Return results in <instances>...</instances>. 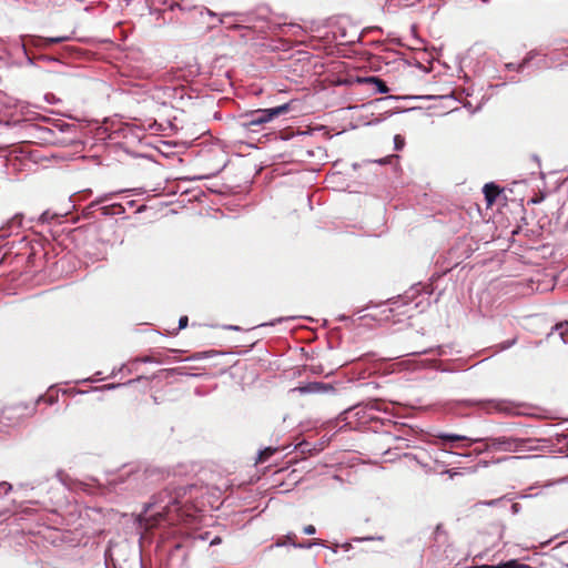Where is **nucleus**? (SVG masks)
<instances>
[{
  "label": "nucleus",
  "mask_w": 568,
  "mask_h": 568,
  "mask_svg": "<svg viewBox=\"0 0 568 568\" xmlns=\"http://www.w3.org/2000/svg\"><path fill=\"white\" fill-rule=\"evenodd\" d=\"M101 213L103 215H122L125 213V206L120 203H113L111 205L101 206Z\"/></svg>",
  "instance_id": "17"
},
{
  "label": "nucleus",
  "mask_w": 568,
  "mask_h": 568,
  "mask_svg": "<svg viewBox=\"0 0 568 568\" xmlns=\"http://www.w3.org/2000/svg\"><path fill=\"white\" fill-rule=\"evenodd\" d=\"M338 320H339V321H346V320H348V317H347V316H345V315H341V316L338 317Z\"/></svg>",
  "instance_id": "48"
},
{
  "label": "nucleus",
  "mask_w": 568,
  "mask_h": 568,
  "mask_svg": "<svg viewBox=\"0 0 568 568\" xmlns=\"http://www.w3.org/2000/svg\"><path fill=\"white\" fill-rule=\"evenodd\" d=\"M404 145H405V139L402 135L396 134L394 136V148H395V150L400 151L404 148Z\"/></svg>",
  "instance_id": "29"
},
{
  "label": "nucleus",
  "mask_w": 568,
  "mask_h": 568,
  "mask_svg": "<svg viewBox=\"0 0 568 568\" xmlns=\"http://www.w3.org/2000/svg\"><path fill=\"white\" fill-rule=\"evenodd\" d=\"M440 371L442 372H453V369H449V368H442Z\"/></svg>",
  "instance_id": "52"
},
{
  "label": "nucleus",
  "mask_w": 568,
  "mask_h": 568,
  "mask_svg": "<svg viewBox=\"0 0 568 568\" xmlns=\"http://www.w3.org/2000/svg\"><path fill=\"white\" fill-rule=\"evenodd\" d=\"M359 81L374 84L375 90L378 93H387L389 91L385 81H383L382 79H379L377 77H366V78L361 79Z\"/></svg>",
  "instance_id": "15"
},
{
  "label": "nucleus",
  "mask_w": 568,
  "mask_h": 568,
  "mask_svg": "<svg viewBox=\"0 0 568 568\" xmlns=\"http://www.w3.org/2000/svg\"><path fill=\"white\" fill-rule=\"evenodd\" d=\"M287 538L291 540V546H293L294 548L310 549V548H312L314 546H324V542L322 540H318V539L308 540V541H305V542H295L294 541V538H295L294 534H287Z\"/></svg>",
  "instance_id": "16"
},
{
  "label": "nucleus",
  "mask_w": 568,
  "mask_h": 568,
  "mask_svg": "<svg viewBox=\"0 0 568 568\" xmlns=\"http://www.w3.org/2000/svg\"><path fill=\"white\" fill-rule=\"evenodd\" d=\"M45 484V481H28V483H20L16 486L14 493L19 494L21 497H26L28 499H32V494L36 488H39Z\"/></svg>",
  "instance_id": "8"
},
{
  "label": "nucleus",
  "mask_w": 568,
  "mask_h": 568,
  "mask_svg": "<svg viewBox=\"0 0 568 568\" xmlns=\"http://www.w3.org/2000/svg\"><path fill=\"white\" fill-rule=\"evenodd\" d=\"M40 59H44L47 61H53L54 60L53 58H47V57H42V55L40 57Z\"/></svg>",
  "instance_id": "49"
},
{
  "label": "nucleus",
  "mask_w": 568,
  "mask_h": 568,
  "mask_svg": "<svg viewBox=\"0 0 568 568\" xmlns=\"http://www.w3.org/2000/svg\"><path fill=\"white\" fill-rule=\"evenodd\" d=\"M122 191H118V192H110V193H105L99 197H97L95 201L92 202V206L94 205H98V204H102L104 202H108L109 200H111L114 195L121 193Z\"/></svg>",
  "instance_id": "26"
},
{
  "label": "nucleus",
  "mask_w": 568,
  "mask_h": 568,
  "mask_svg": "<svg viewBox=\"0 0 568 568\" xmlns=\"http://www.w3.org/2000/svg\"><path fill=\"white\" fill-rule=\"evenodd\" d=\"M436 437L438 440L442 442L443 446L450 443L452 447L455 446L454 445L455 442H466L467 444H465L464 446H467V447L473 445L474 443H481V439H479V438H470V437H467L464 435L449 434V433H438L436 435Z\"/></svg>",
  "instance_id": "6"
},
{
  "label": "nucleus",
  "mask_w": 568,
  "mask_h": 568,
  "mask_svg": "<svg viewBox=\"0 0 568 568\" xmlns=\"http://www.w3.org/2000/svg\"><path fill=\"white\" fill-rule=\"evenodd\" d=\"M283 321H285L284 317H280V318H276L275 321L268 323L267 325H275L276 323H282ZM266 324H261V326H265Z\"/></svg>",
  "instance_id": "39"
},
{
  "label": "nucleus",
  "mask_w": 568,
  "mask_h": 568,
  "mask_svg": "<svg viewBox=\"0 0 568 568\" xmlns=\"http://www.w3.org/2000/svg\"><path fill=\"white\" fill-rule=\"evenodd\" d=\"M34 481H45V484H43L42 486H40L39 488H36V490H33V494H32L33 497H32V499H28V503L44 505L45 504L44 498L49 497V495L51 494L54 483L49 477L37 478V479H34Z\"/></svg>",
  "instance_id": "5"
},
{
  "label": "nucleus",
  "mask_w": 568,
  "mask_h": 568,
  "mask_svg": "<svg viewBox=\"0 0 568 568\" xmlns=\"http://www.w3.org/2000/svg\"><path fill=\"white\" fill-rule=\"evenodd\" d=\"M485 443L484 448L475 449V453L481 454L484 452H505L518 453L526 452L528 444L531 442L529 438H518L511 436L488 437L480 438Z\"/></svg>",
  "instance_id": "3"
},
{
  "label": "nucleus",
  "mask_w": 568,
  "mask_h": 568,
  "mask_svg": "<svg viewBox=\"0 0 568 568\" xmlns=\"http://www.w3.org/2000/svg\"><path fill=\"white\" fill-rule=\"evenodd\" d=\"M196 484L168 486L162 491L152 497V501L148 503L145 511L158 506L161 511L156 513L155 520H168L169 525H176L181 519V506L197 496L201 490Z\"/></svg>",
  "instance_id": "1"
},
{
  "label": "nucleus",
  "mask_w": 568,
  "mask_h": 568,
  "mask_svg": "<svg viewBox=\"0 0 568 568\" xmlns=\"http://www.w3.org/2000/svg\"><path fill=\"white\" fill-rule=\"evenodd\" d=\"M38 132H39V138L47 141V142H54L53 141V135H54V130L51 129V128H47V126H39L38 128Z\"/></svg>",
  "instance_id": "20"
},
{
  "label": "nucleus",
  "mask_w": 568,
  "mask_h": 568,
  "mask_svg": "<svg viewBox=\"0 0 568 568\" xmlns=\"http://www.w3.org/2000/svg\"><path fill=\"white\" fill-rule=\"evenodd\" d=\"M464 405L467 406H479L485 407L486 405H494L496 409H500V405L496 404L494 400H475V399H465L462 402Z\"/></svg>",
  "instance_id": "19"
},
{
  "label": "nucleus",
  "mask_w": 568,
  "mask_h": 568,
  "mask_svg": "<svg viewBox=\"0 0 568 568\" xmlns=\"http://www.w3.org/2000/svg\"><path fill=\"white\" fill-rule=\"evenodd\" d=\"M148 504L144 505V509H143V514H140V517H143V515H146L149 511H151L152 509H156L154 514H151L148 518H146V521L149 523L150 526H158L160 525L161 523L165 521L168 523V520L165 519H162V520H155V516H156V513L158 511H161V508L158 507V506H154L152 508H150L148 511H145V507H146Z\"/></svg>",
  "instance_id": "18"
},
{
  "label": "nucleus",
  "mask_w": 568,
  "mask_h": 568,
  "mask_svg": "<svg viewBox=\"0 0 568 568\" xmlns=\"http://www.w3.org/2000/svg\"><path fill=\"white\" fill-rule=\"evenodd\" d=\"M536 53L535 52H529L527 53V55L521 60L520 63H506L505 64V68L506 70L508 71H517V72H521L525 70L526 67H528L530 64V62L534 60Z\"/></svg>",
  "instance_id": "12"
},
{
  "label": "nucleus",
  "mask_w": 568,
  "mask_h": 568,
  "mask_svg": "<svg viewBox=\"0 0 568 568\" xmlns=\"http://www.w3.org/2000/svg\"><path fill=\"white\" fill-rule=\"evenodd\" d=\"M150 361H151V359H150L149 357L143 358V362H145V363H148V362H150Z\"/></svg>",
  "instance_id": "54"
},
{
  "label": "nucleus",
  "mask_w": 568,
  "mask_h": 568,
  "mask_svg": "<svg viewBox=\"0 0 568 568\" xmlns=\"http://www.w3.org/2000/svg\"><path fill=\"white\" fill-rule=\"evenodd\" d=\"M30 47H33V44L30 42V36L24 40L23 42V45H22V49H23V52L27 57V60H28V63L29 64H33L34 63V57L31 55V53L29 52V48Z\"/></svg>",
  "instance_id": "25"
},
{
  "label": "nucleus",
  "mask_w": 568,
  "mask_h": 568,
  "mask_svg": "<svg viewBox=\"0 0 568 568\" xmlns=\"http://www.w3.org/2000/svg\"><path fill=\"white\" fill-rule=\"evenodd\" d=\"M134 204H135V201H134V200H129V201L126 202V205H128L129 207L134 206Z\"/></svg>",
  "instance_id": "46"
},
{
  "label": "nucleus",
  "mask_w": 568,
  "mask_h": 568,
  "mask_svg": "<svg viewBox=\"0 0 568 568\" xmlns=\"http://www.w3.org/2000/svg\"><path fill=\"white\" fill-rule=\"evenodd\" d=\"M71 125L68 124V123H63V124H55L54 128H58L60 132H64L65 130H68Z\"/></svg>",
  "instance_id": "38"
},
{
  "label": "nucleus",
  "mask_w": 568,
  "mask_h": 568,
  "mask_svg": "<svg viewBox=\"0 0 568 568\" xmlns=\"http://www.w3.org/2000/svg\"><path fill=\"white\" fill-rule=\"evenodd\" d=\"M510 81H511V82H514V83H517V82H518V80H517V79H515V78H511V79H510Z\"/></svg>",
  "instance_id": "53"
},
{
  "label": "nucleus",
  "mask_w": 568,
  "mask_h": 568,
  "mask_svg": "<svg viewBox=\"0 0 568 568\" xmlns=\"http://www.w3.org/2000/svg\"><path fill=\"white\" fill-rule=\"evenodd\" d=\"M376 162H377V163H379V164H384V163H385V160H384V159H381V160H377Z\"/></svg>",
  "instance_id": "51"
},
{
  "label": "nucleus",
  "mask_w": 568,
  "mask_h": 568,
  "mask_svg": "<svg viewBox=\"0 0 568 568\" xmlns=\"http://www.w3.org/2000/svg\"><path fill=\"white\" fill-rule=\"evenodd\" d=\"M288 110V103L268 109L253 110L241 115V125L247 130L255 131V126H263L275 118L287 113Z\"/></svg>",
  "instance_id": "4"
},
{
  "label": "nucleus",
  "mask_w": 568,
  "mask_h": 568,
  "mask_svg": "<svg viewBox=\"0 0 568 568\" xmlns=\"http://www.w3.org/2000/svg\"><path fill=\"white\" fill-rule=\"evenodd\" d=\"M13 490V486L7 481L0 483V518L3 517L8 511V501L6 497L10 491Z\"/></svg>",
  "instance_id": "10"
},
{
  "label": "nucleus",
  "mask_w": 568,
  "mask_h": 568,
  "mask_svg": "<svg viewBox=\"0 0 568 568\" xmlns=\"http://www.w3.org/2000/svg\"><path fill=\"white\" fill-rule=\"evenodd\" d=\"M189 318L187 316H181L179 320V329H183L187 326Z\"/></svg>",
  "instance_id": "32"
},
{
  "label": "nucleus",
  "mask_w": 568,
  "mask_h": 568,
  "mask_svg": "<svg viewBox=\"0 0 568 568\" xmlns=\"http://www.w3.org/2000/svg\"><path fill=\"white\" fill-rule=\"evenodd\" d=\"M422 291H425V293L427 295L432 294V291L429 290L428 285H424L422 283H418V284L414 285L410 288L409 295H407V297H412L413 298L415 296V294H419Z\"/></svg>",
  "instance_id": "22"
},
{
  "label": "nucleus",
  "mask_w": 568,
  "mask_h": 568,
  "mask_svg": "<svg viewBox=\"0 0 568 568\" xmlns=\"http://www.w3.org/2000/svg\"><path fill=\"white\" fill-rule=\"evenodd\" d=\"M296 448L302 453V454H305V453H308L311 455H313L314 453L317 452V448H311V445L310 443L307 442H302L300 443Z\"/></svg>",
  "instance_id": "27"
},
{
  "label": "nucleus",
  "mask_w": 568,
  "mask_h": 568,
  "mask_svg": "<svg viewBox=\"0 0 568 568\" xmlns=\"http://www.w3.org/2000/svg\"><path fill=\"white\" fill-rule=\"evenodd\" d=\"M284 27H290V28L294 29V34H298L300 32H303V28L300 24L291 23V24H284Z\"/></svg>",
  "instance_id": "34"
},
{
  "label": "nucleus",
  "mask_w": 568,
  "mask_h": 568,
  "mask_svg": "<svg viewBox=\"0 0 568 568\" xmlns=\"http://www.w3.org/2000/svg\"><path fill=\"white\" fill-rule=\"evenodd\" d=\"M515 343H516V338H513V339H508V341H506V342H503V343L500 344V349H503V351H504V349H507V348L511 347Z\"/></svg>",
  "instance_id": "31"
},
{
  "label": "nucleus",
  "mask_w": 568,
  "mask_h": 568,
  "mask_svg": "<svg viewBox=\"0 0 568 568\" xmlns=\"http://www.w3.org/2000/svg\"><path fill=\"white\" fill-rule=\"evenodd\" d=\"M160 474L155 469H143L139 466L123 467L108 479V489L120 496H134L151 489Z\"/></svg>",
  "instance_id": "2"
},
{
  "label": "nucleus",
  "mask_w": 568,
  "mask_h": 568,
  "mask_svg": "<svg viewBox=\"0 0 568 568\" xmlns=\"http://www.w3.org/2000/svg\"><path fill=\"white\" fill-rule=\"evenodd\" d=\"M485 199L488 204H491L500 193V189L495 183H486L483 189Z\"/></svg>",
  "instance_id": "13"
},
{
  "label": "nucleus",
  "mask_w": 568,
  "mask_h": 568,
  "mask_svg": "<svg viewBox=\"0 0 568 568\" xmlns=\"http://www.w3.org/2000/svg\"><path fill=\"white\" fill-rule=\"evenodd\" d=\"M496 504H497V500H496V499H494V500H489V501H486V503H485V505H487V506H494V505H496Z\"/></svg>",
  "instance_id": "45"
},
{
  "label": "nucleus",
  "mask_w": 568,
  "mask_h": 568,
  "mask_svg": "<svg viewBox=\"0 0 568 568\" xmlns=\"http://www.w3.org/2000/svg\"><path fill=\"white\" fill-rule=\"evenodd\" d=\"M205 12L207 16L210 17H217V14L215 12H213L212 10L207 9V8H204Z\"/></svg>",
  "instance_id": "43"
},
{
  "label": "nucleus",
  "mask_w": 568,
  "mask_h": 568,
  "mask_svg": "<svg viewBox=\"0 0 568 568\" xmlns=\"http://www.w3.org/2000/svg\"><path fill=\"white\" fill-rule=\"evenodd\" d=\"M452 351L453 348L448 345H438L436 348L422 349L415 352L414 354L424 355L435 353L437 356H447L452 354Z\"/></svg>",
  "instance_id": "14"
},
{
  "label": "nucleus",
  "mask_w": 568,
  "mask_h": 568,
  "mask_svg": "<svg viewBox=\"0 0 568 568\" xmlns=\"http://www.w3.org/2000/svg\"><path fill=\"white\" fill-rule=\"evenodd\" d=\"M554 329L558 332L562 343H568V339L566 338L565 334L568 329V322H562V323H559V324H556L554 326Z\"/></svg>",
  "instance_id": "23"
},
{
  "label": "nucleus",
  "mask_w": 568,
  "mask_h": 568,
  "mask_svg": "<svg viewBox=\"0 0 568 568\" xmlns=\"http://www.w3.org/2000/svg\"><path fill=\"white\" fill-rule=\"evenodd\" d=\"M468 568H500V562L497 565H474Z\"/></svg>",
  "instance_id": "35"
},
{
  "label": "nucleus",
  "mask_w": 568,
  "mask_h": 568,
  "mask_svg": "<svg viewBox=\"0 0 568 568\" xmlns=\"http://www.w3.org/2000/svg\"><path fill=\"white\" fill-rule=\"evenodd\" d=\"M221 542V538L220 537H214L211 541H210V545L211 546H214V545H219Z\"/></svg>",
  "instance_id": "41"
},
{
  "label": "nucleus",
  "mask_w": 568,
  "mask_h": 568,
  "mask_svg": "<svg viewBox=\"0 0 568 568\" xmlns=\"http://www.w3.org/2000/svg\"><path fill=\"white\" fill-rule=\"evenodd\" d=\"M286 545H291V540L286 537V540L282 541V540H278L274 544L275 547H283V546H286Z\"/></svg>",
  "instance_id": "37"
},
{
  "label": "nucleus",
  "mask_w": 568,
  "mask_h": 568,
  "mask_svg": "<svg viewBox=\"0 0 568 568\" xmlns=\"http://www.w3.org/2000/svg\"><path fill=\"white\" fill-rule=\"evenodd\" d=\"M70 40V37H50V38H43V37H36L30 36V42L33 44L37 49H45L51 44L61 43L64 41Z\"/></svg>",
  "instance_id": "7"
},
{
  "label": "nucleus",
  "mask_w": 568,
  "mask_h": 568,
  "mask_svg": "<svg viewBox=\"0 0 568 568\" xmlns=\"http://www.w3.org/2000/svg\"><path fill=\"white\" fill-rule=\"evenodd\" d=\"M123 384H109V385H105L103 386L105 389H114V388H118L120 386H122Z\"/></svg>",
  "instance_id": "40"
},
{
  "label": "nucleus",
  "mask_w": 568,
  "mask_h": 568,
  "mask_svg": "<svg viewBox=\"0 0 568 568\" xmlns=\"http://www.w3.org/2000/svg\"><path fill=\"white\" fill-rule=\"evenodd\" d=\"M304 534L314 535L316 532V528L313 525H307L303 528Z\"/></svg>",
  "instance_id": "33"
},
{
  "label": "nucleus",
  "mask_w": 568,
  "mask_h": 568,
  "mask_svg": "<svg viewBox=\"0 0 568 568\" xmlns=\"http://www.w3.org/2000/svg\"><path fill=\"white\" fill-rule=\"evenodd\" d=\"M398 98L397 97H394V95H388V97H385V98H381V99H376L374 101L375 104H382V103H385V102H388L390 100H397Z\"/></svg>",
  "instance_id": "30"
},
{
  "label": "nucleus",
  "mask_w": 568,
  "mask_h": 568,
  "mask_svg": "<svg viewBox=\"0 0 568 568\" xmlns=\"http://www.w3.org/2000/svg\"><path fill=\"white\" fill-rule=\"evenodd\" d=\"M277 450V448H273V447H266L262 450L258 452V456H257V462L258 463H263L265 462L270 456H272L275 452Z\"/></svg>",
  "instance_id": "24"
},
{
  "label": "nucleus",
  "mask_w": 568,
  "mask_h": 568,
  "mask_svg": "<svg viewBox=\"0 0 568 568\" xmlns=\"http://www.w3.org/2000/svg\"><path fill=\"white\" fill-rule=\"evenodd\" d=\"M164 4L170 11L180 10L182 12H189L195 8L193 0H182V3L175 0H165Z\"/></svg>",
  "instance_id": "11"
},
{
  "label": "nucleus",
  "mask_w": 568,
  "mask_h": 568,
  "mask_svg": "<svg viewBox=\"0 0 568 568\" xmlns=\"http://www.w3.org/2000/svg\"><path fill=\"white\" fill-rule=\"evenodd\" d=\"M57 215L54 213H51L50 211H44L40 217L39 222L41 223H50L51 220H53Z\"/></svg>",
  "instance_id": "28"
},
{
  "label": "nucleus",
  "mask_w": 568,
  "mask_h": 568,
  "mask_svg": "<svg viewBox=\"0 0 568 568\" xmlns=\"http://www.w3.org/2000/svg\"><path fill=\"white\" fill-rule=\"evenodd\" d=\"M30 511H31V509H30V508H28V507H26V508L21 509V513L29 514Z\"/></svg>",
  "instance_id": "47"
},
{
  "label": "nucleus",
  "mask_w": 568,
  "mask_h": 568,
  "mask_svg": "<svg viewBox=\"0 0 568 568\" xmlns=\"http://www.w3.org/2000/svg\"><path fill=\"white\" fill-rule=\"evenodd\" d=\"M230 14H231V13L225 12V13H223V14H222V17L230 16Z\"/></svg>",
  "instance_id": "55"
},
{
  "label": "nucleus",
  "mask_w": 568,
  "mask_h": 568,
  "mask_svg": "<svg viewBox=\"0 0 568 568\" xmlns=\"http://www.w3.org/2000/svg\"><path fill=\"white\" fill-rule=\"evenodd\" d=\"M519 458L520 457H517V456L516 457H504V458L498 459L497 463H500V462L507 460V459H519Z\"/></svg>",
  "instance_id": "44"
},
{
  "label": "nucleus",
  "mask_w": 568,
  "mask_h": 568,
  "mask_svg": "<svg viewBox=\"0 0 568 568\" xmlns=\"http://www.w3.org/2000/svg\"><path fill=\"white\" fill-rule=\"evenodd\" d=\"M226 329H231V331H240L241 327L240 326H236V325H227L225 326Z\"/></svg>",
  "instance_id": "42"
},
{
  "label": "nucleus",
  "mask_w": 568,
  "mask_h": 568,
  "mask_svg": "<svg viewBox=\"0 0 568 568\" xmlns=\"http://www.w3.org/2000/svg\"><path fill=\"white\" fill-rule=\"evenodd\" d=\"M382 540L383 537L382 536H378V537H363V538H356V541H367V540Z\"/></svg>",
  "instance_id": "36"
},
{
  "label": "nucleus",
  "mask_w": 568,
  "mask_h": 568,
  "mask_svg": "<svg viewBox=\"0 0 568 568\" xmlns=\"http://www.w3.org/2000/svg\"><path fill=\"white\" fill-rule=\"evenodd\" d=\"M500 568H534L527 564H523L517 559H509L500 562Z\"/></svg>",
  "instance_id": "21"
},
{
  "label": "nucleus",
  "mask_w": 568,
  "mask_h": 568,
  "mask_svg": "<svg viewBox=\"0 0 568 568\" xmlns=\"http://www.w3.org/2000/svg\"><path fill=\"white\" fill-rule=\"evenodd\" d=\"M332 388L333 387L331 385L321 382H312L300 386L297 389L301 394H318Z\"/></svg>",
  "instance_id": "9"
},
{
  "label": "nucleus",
  "mask_w": 568,
  "mask_h": 568,
  "mask_svg": "<svg viewBox=\"0 0 568 568\" xmlns=\"http://www.w3.org/2000/svg\"><path fill=\"white\" fill-rule=\"evenodd\" d=\"M144 210H145V206H144V205H142V206H140V207L138 209V212L140 213V212H143Z\"/></svg>",
  "instance_id": "50"
}]
</instances>
